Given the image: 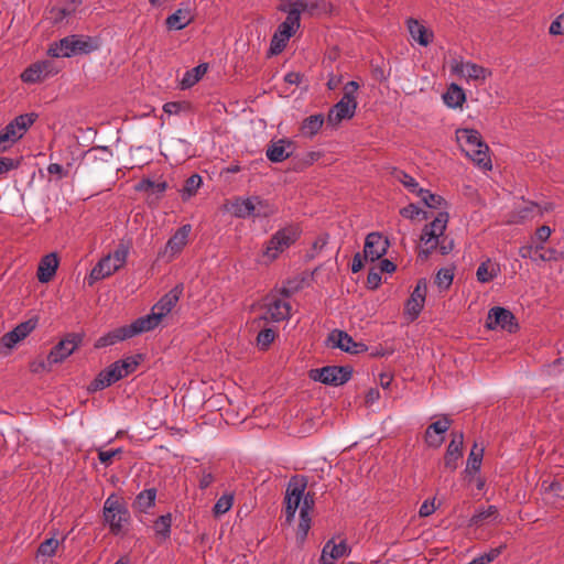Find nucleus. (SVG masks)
I'll return each instance as SVG.
<instances>
[{
  "mask_svg": "<svg viewBox=\"0 0 564 564\" xmlns=\"http://www.w3.org/2000/svg\"><path fill=\"white\" fill-rule=\"evenodd\" d=\"M498 517V509L496 506H488L487 508H478L469 520V525H479L484 521L489 519H496Z\"/></svg>",
  "mask_w": 564,
  "mask_h": 564,
  "instance_id": "43",
  "label": "nucleus"
},
{
  "mask_svg": "<svg viewBox=\"0 0 564 564\" xmlns=\"http://www.w3.org/2000/svg\"><path fill=\"white\" fill-rule=\"evenodd\" d=\"M324 122L325 118L322 113L312 115L302 121L301 133L304 137L313 138L318 133Z\"/></svg>",
  "mask_w": 564,
  "mask_h": 564,
  "instance_id": "36",
  "label": "nucleus"
},
{
  "mask_svg": "<svg viewBox=\"0 0 564 564\" xmlns=\"http://www.w3.org/2000/svg\"><path fill=\"white\" fill-rule=\"evenodd\" d=\"M142 359V355L138 354L112 362L97 375V377L91 381L89 389L91 391L104 390L105 388L134 372L141 364Z\"/></svg>",
  "mask_w": 564,
  "mask_h": 564,
  "instance_id": "1",
  "label": "nucleus"
},
{
  "mask_svg": "<svg viewBox=\"0 0 564 564\" xmlns=\"http://www.w3.org/2000/svg\"><path fill=\"white\" fill-rule=\"evenodd\" d=\"M552 234V229L544 225V226H541L540 228L536 229L535 231V235H534V240H536V245H542L544 243L545 241H547V239L550 238Z\"/></svg>",
  "mask_w": 564,
  "mask_h": 564,
  "instance_id": "63",
  "label": "nucleus"
},
{
  "mask_svg": "<svg viewBox=\"0 0 564 564\" xmlns=\"http://www.w3.org/2000/svg\"><path fill=\"white\" fill-rule=\"evenodd\" d=\"M542 249V245L531 243L525 245L519 248V256L523 259H531L532 261H538V253Z\"/></svg>",
  "mask_w": 564,
  "mask_h": 564,
  "instance_id": "54",
  "label": "nucleus"
},
{
  "mask_svg": "<svg viewBox=\"0 0 564 564\" xmlns=\"http://www.w3.org/2000/svg\"><path fill=\"white\" fill-rule=\"evenodd\" d=\"M307 482L304 477L294 476L290 479L284 497L285 505V520L288 523H292L297 509L301 510L302 503L304 501L305 489Z\"/></svg>",
  "mask_w": 564,
  "mask_h": 564,
  "instance_id": "8",
  "label": "nucleus"
},
{
  "mask_svg": "<svg viewBox=\"0 0 564 564\" xmlns=\"http://www.w3.org/2000/svg\"><path fill=\"white\" fill-rule=\"evenodd\" d=\"M215 478H214V475L210 470L208 469H203L202 470V476L199 478V489L202 490H205L207 489L213 482H214Z\"/></svg>",
  "mask_w": 564,
  "mask_h": 564,
  "instance_id": "64",
  "label": "nucleus"
},
{
  "mask_svg": "<svg viewBox=\"0 0 564 564\" xmlns=\"http://www.w3.org/2000/svg\"><path fill=\"white\" fill-rule=\"evenodd\" d=\"M395 180H398L403 186L412 194H415L417 196V191L423 189L420 187L419 183L415 181L414 177H412L410 174L402 170H397L392 172Z\"/></svg>",
  "mask_w": 564,
  "mask_h": 564,
  "instance_id": "44",
  "label": "nucleus"
},
{
  "mask_svg": "<svg viewBox=\"0 0 564 564\" xmlns=\"http://www.w3.org/2000/svg\"><path fill=\"white\" fill-rule=\"evenodd\" d=\"M306 4L301 1H294L290 4L285 20L275 30L271 43L270 53L280 54L286 46L291 36L297 31L301 23V12L305 10Z\"/></svg>",
  "mask_w": 564,
  "mask_h": 564,
  "instance_id": "2",
  "label": "nucleus"
},
{
  "mask_svg": "<svg viewBox=\"0 0 564 564\" xmlns=\"http://www.w3.org/2000/svg\"><path fill=\"white\" fill-rule=\"evenodd\" d=\"M456 139L462 151L467 155L470 149L478 147L487 149V144L482 141L480 133L475 129H459L456 131Z\"/></svg>",
  "mask_w": 564,
  "mask_h": 564,
  "instance_id": "27",
  "label": "nucleus"
},
{
  "mask_svg": "<svg viewBox=\"0 0 564 564\" xmlns=\"http://www.w3.org/2000/svg\"><path fill=\"white\" fill-rule=\"evenodd\" d=\"M452 425V420L447 415H443L436 422L430 424L425 431L424 438L430 447L438 448L444 442V434Z\"/></svg>",
  "mask_w": 564,
  "mask_h": 564,
  "instance_id": "21",
  "label": "nucleus"
},
{
  "mask_svg": "<svg viewBox=\"0 0 564 564\" xmlns=\"http://www.w3.org/2000/svg\"><path fill=\"white\" fill-rule=\"evenodd\" d=\"M121 267L113 262V259L108 257H102L96 265L91 269L88 275V284L93 285L97 281L104 280L115 272H117Z\"/></svg>",
  "mask_w": 564,
  "mask_h": 564,
  "instance_id": "26",
  "label": "nucleus"
},
{
  "mask_svg": "<svg viewBox=\"0 0 564 564\" xmlns=\"http://www.w3.org/2000/svg\"><path fill=\"white\" fill-rule=\"evenodd\" d=\"M36 113H23L11 120L0 131V153L9 150L28 132L30 127L35 122Z\"/></svg>",
  "mask_w": 564,
  "mask_h": 564,
  "instance_id": "7",
  "label": "nucleus"
},
{
  "mask_svg": "<svg viewBox=\"0 0 564 564\" xmlns=\"http://www.w3.org/2000/svg\"><path fill=\"white\" fill-rule=\"evenodd\" d=\"M275 332L272 328L262 329L257 336V345L261 350H265L273 343Z\"/></svg>",
  "mask_w": 564,
  "mask_h": 564,
  "instance_id": "53",
  "label": "nucleus"
},
{
  "mask_svg": "<svg viewBox=\"0 0 564 564\" xmlns=\"http://www.w3.org/2000/svg\"><path fill=\"white\" fill-rule=\"evenodd\" d=\"M300 234V229L293 225L279 229L265 243L262 257L270 262L275 260L299 239Z\"/></svg>",
  "mask_w": 564,
  "mask_h": 564,
  "instance_id": "6",
  "label": "nucleus"
},
{
  "mask_svg": "<svg viewBox=\"0 0 564 564\" xmlns=\"http://www.w3.org/2000/svg\"><path fill=\"white\" fill-rule=\"evenodd\" d=\"M102 514L105 523L109 527L113 535L123 533L131 520L130 511L126 502L116 494H111L105 500Z\"/></svg>",
  "mask_w": 564,
  "mask_h": 564,
  "instance_id": "3",
  "label": "nucleus"
},
{
  "mask_svg": "<svg viewBox=\"0 0 564 564\" xmlns=\"http://www.w3.org/2000/svg\"><path fill=\"white\" fill-rule=\"evenodd\" d=\"M453 271L451 269L443 268L438 270L435 282L440 288L448 289L453 282Z\"/></svg>",
  "mask_w": 564,
  "mask_h": 564,
  "instance_id": "55",
  "label": "nucleus"
},
{
  "mask_svg": "<svg viewBox=\"0 0 564 564\" xmlns=\"http://www.w3.org/2000/svg\"><path fill=\"white\" fill-rule=\"evenodd\" d=\"M440 238L431 239L426 241V239L421 238L422 247L419 250L417 258L422 261L427 260V258L431 256V253L437 249L440 245Z\"/></svg>",
  "mask_w": 564,
  "mask_h": 564,
  "instance_id": "52",
  "label": "nucleus"
},
{
  "mask_svg": "<svg viewBox=\"0 0 564 564\" xmlns=\"http://www.w3.org/2000/svg\"><path fill=\"white\" fill-rule=\"evenodd\" d=\"M359 89V84L355 80L348 82L344 86L343 97L345 100L357 101V91Z\"/></svg>",
  "mask_w": 564,
  "mask_h": 564,
  "instance_id": "57",
  "label": "nucleus"
},
{
  "mask_svg": "<svg viewBox=\"0 0 564 564\" xmlns=\"http://www.w3.org/2000/svg\"><path fill=\"white\" fill-rule=\"evenodd\" d=\"M207 66L206 65H198L194 67L191 70H187L181 82L182 88H189L193 85H195L203 76V74L206 72Z\"/></svg>",
  "mask_w": 564,
  "mask_h": 564,
  "instance_id": "47",
  "label": "nucleus"
},
{
  "mask_svg": "<svg viewBox=\"0 0 564 564\" xmlns=\"http://www.w3.org/2000/svg\"><path fill=\"white\" fill-rule=\"evenodd\" d=\"M444 102L451 108L460 107L466 100L464 89L457 84H451L443 95Z\"/></svg>",
  "mask_w": 564,
  "mask_h": 564,
  "instance_id": "37",
  "label": "nucleus"
},
{
  "mask_svg": "<svg viewBox=\"0 0 564 564\" xmlns=\"http://www.w3.org/2000/svg\"><path fill=\"white\" fill-rule=\"evenodd\" d=\"M473 160L479 167L484 170H491L492 163L489 156V147L487 149L484 147H478L477 149H470L469 153L466 155Z\"/></svg>",
  "mask_w": 564,
  "mask_h": 564,
  "instance_id": "40",
  "label": "nucleus"
},
{
  "mask_svg": "<svg viewBox=\"0 0 564 564\" xmlns=\"http://www.w3.org/2000/svg\"><path fill=\"white\" fill-rule=\"evenodd\" d=\"M486 325L490 329H503L513 333L518 328L513 314L503 307L496 306L489 310Z\"/></svg>",
  "mask_w": 564,
  "mask_h": 564,
  "instance_id": "16",
  "label": "nucleus"
},
{
  "mask_svg": "<svg viewBox=\"0 0 564 564\" xmlns=\"http://www.w3.org/2000/svg\"><path fill=\"white\" fill-rule=\"evenodd\" d=\"M171 527H172V514L166 513L160 516L153 523V529L156 538L162 541L170 539L171 536Z\"/></svg>",
  "mask_w": 564,
  "mask_h": 564,
  "instance_id": "39",
  "label": "nucleus"
},
{
  "mask_svg": "<svg viewBox=\"0 0 564 564\" xmlns=\"http://www.w3.org/2000/svg\"><path fill=\"white\" fill-rule=\"evenodd\" d=\"M350 553V547L345 540L335 543L332 539L325 543L322 550L319 563L321 564H335L337 560Z\"/></svg>",
  "mask_w": 564,
  "mask_h": 564,
  "instance_id": "24",
  "label": "nucleus"
},
{
  "mask_svg": "<svg viewBox=\"0 0 564 564\" xmlns=\"http://www.w3.org/2000/svg\"><path fill=\"white\" fill-rule=\"evenodd\" d=\"M234 503V496L230 494H225L214 505L213 511L215 516H221L228 512Z\"/></svg>",
  "mask_w": 564,
  "mask_h": 564,
  "instance_id": "51",
  "label": "nucleus"
},
{
  "mask_svg": "<svg viewBox=\"0 0 564 564\" xmlns=\"http://www.w3.org/2000/svg\"><path fill=\"white\" fill-rule=\"evenodd\" d=\"M36 325L37 319L30 318L6 333L0 341V351L4 354L10 351L18 343L26 338L35 329Z\"/></svg>",
  "mask_w": 564,
  "mask_h": 564,
  "instance_id": "14",
  "label": "nucleus"
},
{
  "mask_svg": "<svg viewBox=\"0 0 564 564\" xmlns=\"http://www.w3.org/2000/svg\"><path fill=\"white\" fill-rule=\"evenodd\" d=\"M463 444H464V434L463 432H453L452 440L447 446L445 456H444V465L446 468L451 470H455L458 466V462L463 457Z\"/></svg>",
  "mask_w": 564,
  "mask_h": 564,
  "instance_id": "22",
  "label": "nucleus"
},
{
  "mask_svg": "<svg viewBox=\"0 0 564 564\" xmlns=\"http://www.w3.org/2000/svg\"><path fill=\"white\" fill-rule=\"evenodd\" d=\"M252 217L267 218L276 213V208L267 199H262L259 196H253L252 202Z\"/></svg>",
  "mask_w": 564,
  "mask_h": 564,
  "instance_id": "38",
  "label": "nucleus"
},
{
  "mask_svg": "<svg viewBox=\"0 0 564 564\" xmlns=\"http://www.w3.org/2000/svg\"><path fill=\"white\" fill-rule=\"evenodd\" d=\"M183 293V285H175L164 294L151 308V313L139 317V324L142 325L145 333L159 326L162 318L166 316L180 300Z\"/></svg>",
  "mask_w": 564,
  "mask_h": 564,
  "instance_id": "5",
  "label": "nucleus"
},
{
  "mask_svg": "<svg viewBox=\"0 0 564 564\" xmlns=\"http://www.w3.org/2000/svg\"><path fill=\"white\" fill-rule=\"evenodd\" d=\"M351 368L338 366H326L312 369L308 373L312 380L335 387L346 383L351 378Z\"/></svg>",
  "mask_w": 564,
  "mask_h": 564,
  "instance_id": "9",
  "label": "nucleus"
},
{
  "mask_svg": "<svg viewBox=\"0 0 564 564\" xmlns=\"http://www.w3.org/2000/svg\"><path fill=\"white\" fill-rule=\"evenodd\" d=\"M59 541L55 538L45 539L37 549V556L52 557L55 555Z\"/></svg>",
  "mask_w": 564,
  "mask_h": 564,
  "instance_id": "50",
  "label": "nucleus"
},
{
  "mask_svg": "<svg viewBox=\"0 0 564 564\" xmlns=\"http://www.w3.org/2000/svg\"><path fill=\"white\" fill-rule=\"evenodd\" d=\"M448 218V213L440 212L433 221L424 226L421 238L429 241L431 239L443 237L447 227Z\"/></svg>",
  "mask_w": 564,
  "mask_h": 564,
  "instance_id": "28",
  "label": "nucleus"
},
{
  "mask_svg": "<svg viewBox=\"0 0 564 564\" xmlns=\"http://www.w3.org/2000/svg\"><path fill=\"white\" fill-rule=\"evenodd\" d=\"M97 48V41L90 36L69 35L52 44L48 48V54L53 57H70L89 54Z\"/></svg>",
  "mask_w": 564,
  "mask_h": 564,
  "instance_id": "4",
  "label": "nucleus"
},
{
  "mask_svg": "<svg viewBox=\"0 0 564 564\" xmlns=\"http://www.w3.org/2000/svg\"><path fill=\"white\" fill-rule=\"evenodd\" d=\"M549 32L552 35L564 34V12L562 14H560L555 20L552 21Z\"/></svg>",
  "mask_w": 564,
  "mask_h": 564,
  "instance_id": "61",
  "label": "nucleus"
},
{
  "mask_svg": "<svg viewBox=\"0 0 564 564\" xmlns=\"http://www.w3.org/2000/svg\"><path fill=\"white\" fill-rule=\"evenodd\" d=\"M452 74L465 78L467 80H482L485 82L491 72L470 61H464L463 57L452 58L451 63Z\"/></svg>",
  "mask_w": 564,
  "mask_h": 564,
  "instance_id": "10",
  "label": "nucleus"
},
{
  "mask_svg": "<svg viewBox=\"0 0 564 564\" xmlns=\"http://www.w3.org/2000/svg\"><path fill=\"white\" fill-rule=\"evenodd\" d=\"M252 202L253 196L247 198H237L231 205L234 216L238 218L252 217Z\"/></svg>",
  "mask_w": 564,
  "mask_h": 564,
  "instance_id": "41",
  "label": "nucleus"
},
{
  "mask_svg": "<svg viewBox=\"0 0 564 564\" xmlns=\"http://www.w3.org/2000/svg\"><path fill=\"white\" fill-rule=\"evenodd\" d=\"M20 160L12 158L0 156V175L7 174L8 172L18 169Z\"/></svg>",
  "mask_w": 564,
  "mask_h": 564,
  "instance_id": "56",
  "label": "nucleus"
},
{
  "mask_svg": "<svg viewBox=\"0 0 564 564\" xmlns=\"http://www.w3.org/2000/svg\"><path fill=\"white\" fill-rule=\"evenodd\" d=\"M389 241L380 232H370L367 235L364 246V259L375 262L381 259L388 251Z\"/></svg>",
  "mask_w": 564,
  "mask_h": 564,
  "instance_id": "18",
  "label": "nucleus"
},
{
  "mask_svg": "<svg viewBox=\"0 0 564 564\" xmlns=\"http://www.w3.org/2000/svg\"><path fill=\"white\" fill-rule=\"evenodd\" d=\"M82 336L78 334H69L66 338L57 343L48 354V365L63 362L69 357L80 345Z\"/></svg>",
  "mask_w": 564,
  "mask_h": 564,
  "instance_id": "17",
  "label": "nucleus"
},
{
  "mask_svg": "<svg viewBox=\"0 0 564 564\" xmlns=\"http://www.w3.org/2000/svg\"><path fill=\"white\" fill-rule=\"evenodd\" d=\"M145 333L142 325L139 324V319L137 318L130 325H124L118 328H115L104 336L99 337L95 344L97 348H104L108 346H112L119 341L132 338L137 335Z\"/></svg>",
  "mask_w": 564,
  "mask_h": 564,
  "instance_id": "11",
  "label": "nucleus"
},
{
  "mask_svg": "<svg viewBox=\"0 0 564 564\" xmlns=\"http://www.w3.org/2000/svg\"><path fill=\"white\" fill-rule=\"evenodd\" d=\"M333 348H339L351 355H357L367 350L364 343H357L344 330L334 329L329 333L327 339Z\"/></svg>",
  "mask_w": 564,
  "mask_h": 564,
  "instance_id": "19",
  "label": "nucleus"
},
{
  "mask_svg": "<svg viewBox=\"0 0 564 564\" xmlns=\"http://www.w3.org/2000/svg\"><path fill=\"white\" fill-rule=\"evenodd\" d=\"M194 20V15L189 9H177L174 13L169 15L165 20L166 28L169 30H183L189 25Z\"/></svg>",
  "mask_w": 564,
  "mask_h": 564,
  "instance_id": "32",
  "label": "nucleus"
},
{
  "mask_svg": "<svg viewBox=\"0 0 564 564\" xmlns=\"http://www.w3.org/2000/svg\"><path fill=\"white\" fill-rule=\"evenodd\" d=\"M293 142L288 139L272 141L265 151L269 161L273 163L283 162L292 155Z\"/></svg>",
  "mask_w": 564,
  "mask_h": 564,
  "instance_id": "25",
  "label": "nucleus"
},
{
  "mask_svg": "<svg viewBox=\"0 0 564 564\" xmlns=\"http://www.w3.org/2000/svg\"><path fill=\"white\" fill-rule=\"evenodd\" d=\"M426 292H427L426 280L425 279L419 280L415 288L413 289L410 297L408 299V301L405 303V308H404V313L411 322L415 321L420 316V314L424 307Z\"/></svg>",
  "mask_w": 564,
  "mask_h": 564,
  "instance_id": "15",
  "label": "nucleus"
},
{
  "mask_svg": "<svg viewBox=\"0 0 564 564\" xmlns=\"http://www.w3.org/2000/svg\"><path fill=\"white\" fill-rule=\"evenodd\" d=\"M422 213V209L415 204H409L408 206L400 209V215L408 219H414ZM424 218H426V213H424Z\"/></svg>",
  "mask_w": 564,
  "mask_h": 564,
  "instance_id": "58",
  "label": "nucleus"
},
{
  "mask_svg": "<svg viewBox=\"0 0 564 564\" xmlns=\"http://www.w3.org/2000/svg\"><path fill=\"white\" fill-rule=\"evenodd\" d=\"M558 259V252L557 250L553 248H545L542 245V249H540V252L538 253V261H556Z\"/></svg>",
  "mask_w": 564,
  "mask_h": 564,
  "instance_id": "59",
  "label": "nucleus"
},
{
  "mask_svg": "<svg viewBox=\"0 0 564 564\" xmlns=\"http://www.w3.org/2000/svg\"><path fill=\"white\" fill-rule=\"evenodd\" d=\"M50 66L51 62L48 61L33 64L21 74V79L24 83H37L43 80L52 73Z\"/></svg>",
  "mask_w": 564,
  "mask_h": 564,
  "instance_id": "30",
  "label": "nucleus"
},
{
  "mask_svg": "<svg viewBox=\"0 0 564 564\" xmlns=\"http://www.w3.org/2000/svg\"><path fill=\"white\" fill-rule=\"evenodd\" d=\"M500 273V264L497 261L487 258L478 265L476 271V278L477 281L480 283H488L495 280Z\"/></svg>",
  "mask_w": 564,
  "mask_h": 564,
  "instance_id": "31",
  "label": "nucleus"
},
{
  "mask_svg": "<svg viewBox=\"0 0 564 564\" xmlns=\"http://www.w3.org/2000/svg\"><path fill=\"white\" fill-rule=\"evenodd\" d=\"M314 494L307 492L300 510V521L296 532V538L301 543L305 541L307 533L311 529V512L314 508Z\"/></svg>",
  "mask_w": 564,
  "mask_h": 564,
  "instance_id": "23",
  "label": "nucleus"
},
{
  "mask_svg": "<svg viewBox=\"0 0 564 564\" xmlns=\"http://www.w3.org/2000/svg\"><path fill=\"white\" fill-rule=\"evenodd\" d=\"M264 308L265 311L260 318L265 322L279 323L289 319L291 316V304L276 295L265 297Z\"/></svg>",
  "mask_w": 564,
  "mask_h": 564,
  "instance_id": "13",
  "label": "nucleus"
},
{
  "mask_svg": "<svg viewBox=\"0 0 564 564\" xmlns=\"http://www.w3.org/2000/svg\"><path fill=\"white\" fill-rule=\"evenodd\" d=\"M58 263H59L58 257L55 252H51V253L44 256L39 263L37 274H36L37 280L41 283L50 282L56 273Z\"/></svg>",
  "mask_w": 564,
  "mask_h": 564,
  "instance_id": "29",
  "label": "nucleus"
},
{
  "mask_svg": "<svg viewBox=\"0 0 564 564\" xmlns=\"http://www.w3.org/2000/svg\"><path fill=\"white\" fill-rule=\"evenodd\" d=\"M356 109L357 101L340 98V100L329 109L327 123L337 127L343 120L351 119L356 113Z\"/></svg>",
  "mask_w": 564,
  "mask_h": 564,
  "instance_id": "20",
  "label": "nucleus"
},
{
  "mask_svg": "<svg viewBox=\"0 0 564 564\" xmlns=\"http://www.w3.org/2000/svg\"><path fill=\"white\" fill-rule=\"evenodd\" d=\"M167 189V183L165 181L153 182L150 178H142L134 185L135 192H144L150 195H156L160 198Z\"/></svg>",
  "mask_w": 564,
  "mask_h": 564,
  "instance_id": "35",
  "label": "nucleus"
},
{
  "mask_svg": "<svg viewBox=\"0 0 564 564\" xmlns=\"http://www.w3.org/2000/svg\"><path fill=\"white\" fill-rule=\"evenodd\" d=\"M131 245V240H120L113 252L109 253L108 257L112 258L113 262L122 268L127 262Z\"/></svg>",
  "mask_w": 564,
  "mask_h": 564,
  "instance_id": "42",
  "label": "nucleus"
},
{
  "mask_svg": "<svg viewBox=\"0 0 564 564\" xmlns=\"http://www.w3.org/2000/svg\"><path fill=\"white\" fill-rule=\"evenodd\" d=\"M156 492L155 488H149L140 491L132 503L134 511L147 513L151 508H153L155 506Z\"/></svg>",
  "mask_w": 564,
  "mask_h": 564,
  "instance_id": "34",
  "label": "nucleus"
},
{
  "mask_svg": "<svg viewBox=\"0 0 564 564\" xmlns=\"http://www.w3.org/2000/svg\"><path fill=\"white\" fill-rule=\"evenodd\" d=\"M203 183L202 176L198 174L191 175L184 183L181 189L183 199H188L194 196Z\"/></svg>",
  "mask_w": 564,
  "mask_h": 564,
  "instance_id": "45",
  "label": "nucleus"
},
{
  "mask_svg": "<svg viewBox=\"0 0 564 564\" xmlns=\"http://www.w3.org/2000/svg\"><path fill=\"white\" fill-rule=\"evenodd\" d=\"M52 365H48V357L46 360L44 359H36L30 364V370L33 373H40L44 371H48L51 369Z\"/></svg>",
  "mask_w": 564,
  "mask_h": 564,
  "instance_id": "62",
  "label": "nucleus"
},
{
  "mask_svg": "<svg viewBox=\"0 0 564 564\" xmlns=\"http://www.w3.org/2000/svg\"><path fill=\"white\" fill-rule=\"evenodd\" d=\"M191 231L192 226L189 224L180 227L167 240L164 249L159 253V257L165 259L166 262L174 260L187 245Z\"/></svg>",
  "mask_w": 564,
  "mask_h": 564,
  "instance_id": "12",
  "label": "nucleus"
},
{
  "mask_svg": "<svg viewBox=\"0 0 564 564\" xmlns=\"http://www.w3.org/2000/svg\"><path fill=\"white\" fill-rule=\"evenodd\" d=\"M408 29L414 41L422 46H427L433 39V33L430 32L423 24L415 19H408Z\"/></svg>",
  "mask_w": 564,
  "mask_h": 564,
  "instance_id": "33",
  "label": "nucleus"
},
{
  "mask_svg": "<svg viewBox=\"0 0 564 564\" xmlns=\"http://www.w3.org/2000/svg\"><path fill=\"white\" fill-rule=\"evenodd\" d=\"M484 456V448H477V444H474V447L471 448V452L467 459V466H466V473H478L481 467Z\"/></svg>",
  "mask_w": 564,
  "mask_h": 564,
  "instance_id": "46",
  "label": "nucleus"
},
{
  "mask_svg": "<svg viewBox=\"0 0 564 564\" xmlns=\"http://www.w3.org/2000/svg\"><path fill=\"white\" fill-rule=\"evenodd\" d=\"M76 6L75 0L67 7H54L50 10V19L53 23L57 24L63 22V20L75 12Z\"/></svg>",
  "mask_w": 564,
  "mask_h": 564,
  "instance_id": "49",
  "label": "nucleus"
},
{
  "mask_svg": "<svg viewBox=\"0 0 564 564\" xmlns=\"http://www.w3.org/2000/svg\"><path fill=\"white\" fill-rule=\"evenodd\" d=\"M417 197L430 208H441L446 205V200L442 196L433 194L429 189L417 191Z\"/></svg>",
  "mask_w": 564,
  "mask_h": 564,
  "instance_id": "48",
  "label": "nucleus"
},
{
  "mask_svg": "<svg viewBox=\"0 0 564 564\" xmlns=\"http://www.w3.org/2000/svg\"><path fill=\"white\" fill-rule=\"evenodd\" d=\"M121 453H122L121 448L109 449V451H99L98 459L100 460L101 464L108 466L111 464L112 458L116 457L117 455H120Z\"/></svg>",
  "mask_w": 564,
  "mask_h": 564,
  "instance_id": "60",
  "label": "nucleus"
}]
</instances>
